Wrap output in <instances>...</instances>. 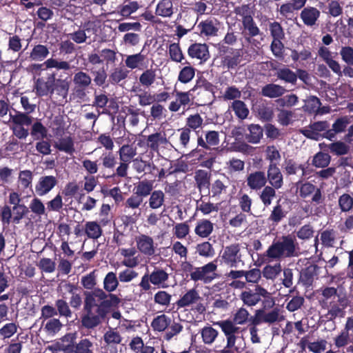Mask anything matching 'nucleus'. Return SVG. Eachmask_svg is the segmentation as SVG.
I'll use <instances>...</instances> for the list:
<instances>
[{
  "mask_svg": "<svg viewBox=\"0 0 353 353\" xmlns=\"http://www.w3.org/2000/svg\"><path fill=\"white\" fill-rule=\"evenodd\" d=\"M136 243L138 250L143 254L147 256H152L155 253L153 239L145 234H140L137 236Z\"/></svg>",
  "mask_w": 353,
  "mask_h": 353,
  "instance_id": "27",
  "label": "nucleus"
},
{
  "mask_svg": "<svg viewBox=\"0 0 353 353\" xmlns=\"http://www.w3.org/2000/svg\"><path fill=\"white\" fill-rule=\"evenodd\" d=\"M103 178L109 179L117 176L115 168L118 163V158L112 151H104L98 159Z\"/></svg>",
  "mask_w": 353,
  "mask_h": 353,
  "instance_id": "10",
  "label": "nucleus"
},
{
  "mask_svg": "<svg viewBox=\"0 0 353 353\" xmlns=\"http://www.w3.org/2000/svg\"><path fill=\"white\" fill-rule=\"evenodd\" d=\"M339 205L341 212H350L353 209V197L349 194H343L339 198Z\"/></svg>",
  "mask_w": 353,
  "mask_h": 353,
  "instance_id": "64",
  "label": "nucleus"
},
{
  "mask_svg": "<svg viewBox=\"0 0 353 353\" xmlns=\"http://www.w3.org/2000/svg\"><path fill=\"white\" fill-rule=\"evenodd\" d=\"M320 15L321 12L316 8L312 6L303 8L300 13V17L303 23L310 27H312L316 23Z\"/></svg>",
  "mask_w": 353,
  "mask_h": 353,
  "instance_id": "29",
  "label": "nucleus"
},
{
  "mask_svg": "<svg viewBox=\"0 0 353 353\" xmlns=\"http://www.w3.org/2000/svg\"><path fill=\"white\" fill-rule=\"evenodd\" d=\"M93 106L97 109H103L101 114L113 115L119 111V104L114 99H109L105 94H97L94 93Z\"/></svg>",
  "mask_w": 353,
  "mask_h": 353,
  "instance_id": "13",
  "label": "nucleus"
},
{
  "mask_svg": "<svg viewBox=\"0 0 353 353\" xmlns=\"http://www.w3.org/2000/svg\"><path fill=\"white\" fill-rule=\"evenodd\" d=\"M202 298L200 296L198 291L192 288L183 294L176 303L179 307H185L192 304L197 303Z\"/></svg>",
  "mask_w": 353,
  "mask_h": 353,
  "instance_id": "34",
  "label": "nucleus"
},
{
  "mask_svg": "<svg viewBox=\"0 0 353 353\" xmlns=\"http://www.w3.org/2000/svg\"><path fill=\"white\" fill-rule=\"evenodd\" d=\"M201 337L205 344H212L218 336L219 332L212 326H205L201 331Z\"/></svg>",
  "mask_w": 353,
  "mask_h": 353,
  "instance_id": "54",
  "label": "nucleus"
},
{
  "mask_svg": "<svg viewBox=\"0 0 353 353\" xmlns=\"http://www.w3.org/2000/svg\"><path fill=\"white\" fill-rule=\"evenodd\" d=\"M94 344L89 339L84 338L76 342V334L68 333L61 339L60 350L64 353H94Z\"/></svg>",
  "mask_w": 353,
  "mask_h": 353,
  "instance_id": "6",
  "label": "nucleus"
},
{
  "mask_svg": "<svg viewBox=\"0 0 353 353\" xmlns=\"http://www.w3.org/2000/svg\"><path fill=\"white\" fill-rule=\"evenodd\" d=\"M286 91L283 86L272 83L264 85L261 88V93L263 97L273 99L282 97Z\"/></svg>",
  "mask_w": 353,
  "mask_h": 353,
  "instance_id": "32",
  "label": "nucleus"
},
{
  "mask_svg": "<svg viewBox=\"0 0 353 353\" xmlns=\"http://www.w3.org/2000/svg\"><path fill=\"white\" fill-rule=\"evenodd\" d=\"M232 109L235 115L240 119H245L249 114V110L246 104L241 100H234L232 103Z\"/></svg>",
  "mask_w": 353,
  "mask_h": 353,
  "instance_id": "53",
  "label": "nucleus"
},
{
  "mask_svg": "<svg viewBox=\"0 0 353 353\" xmlns=\"http://www.w3.org/2000/svg\"><path fill=\"white\" fill-rule=\"evenodd\" d=\"M55 147L59 151L65 152L69 154H72L75 151L74 141L70 136L60 139L58 143H56Z\"/></svg>",
  "mask_w": 353,
  "mask_h": 353,
  "instance_id": "50",
  "label": "nucleus"
},
{
  "mask_svg": "<svg viewBox=\"0 0 353 353\" xmlns=\"http://www.w3.org/2000/svg\"><path fill=\"white\" fill-rule=\"evenodd\" d=\"M210 177L211 174L205 170H197L194 172V181L196 188L199 192L205 191L206 195L210 192Z\"/></svg>",
  "mask_w": 353,
  "mask_h": 353,
  "instance_id": "28",
  "label": "nucleus"
},
{
  "mask_svg": "<svg viewBox=\"0 0 353 353\" xmlns=\"http://www.w3.org/2000/svg\"><path fill=\"white\" fill-rule=\"evenodd\" d=\"M102 232L101 226L96 221H88L85 224V233L89 239H98Z\"/></svg>",
  "mask_w": 353,
  "mask_h": 353,
  "instance_id": "48",
  "label": "nucleus"
},
{
  "mask_svg": "<svg viewBox=\"0 0 353 353\" xmlns=\"http://www.w3.org/2000/svg\"><path fill=\"white\" fill-rule=\"evenodd\" d=\"M321 150L330 152L332 155L341 157L350 153V146L346 142L336 141L329 144L321 143L319 145Z\"/></svg>",
  "mask_w": 353,
  "mask_h": 353,
  "instance_id": "21",
  "label": "nucleus"
},
{
  "mask_svg": "<svg viewBox=\"0 0 353 353\" xmlns=\"http://www.w3.org/2000/svg\"><path fill=\"white\" fill-rule=\"evenodd\" d=\"M88 70L94 77L93 81L94 84L99 87L103 86L108 77L107 69L102 65L100 68L90 67Z\"/></svg>",
  "mask_w": 353,
  "mask_h": 353,
  "instance_id": "38",
  "label": "nucleus"
},
{
  "mask_svg": "<svg viewBox=\"0 0 353 353\" xmlns=\"http://www.w3.org/2000/svg\"><path fill=\"white\" fill-rule=\"evenodd\" d=\"M300 248L295 236L292 234L282 235L274 239L264 254L270 260L298 256Z\"/></svg>",
  "mask_w": 353,
  "mask_h": 353,
  "instance_id": "4",
  "label": "nucleus"
},
{
  "mask_svg": "<svg viewBox=\"0 0 353 353\" xmlns=\"http://www.w3.org/2000/svg\"><path fill=\"white\" fill-rule=\"evenodd\" d=\"M188 56L193 59L199 60L200 63H205L210 58L209 46L203 43H194L190 45L188 48Z\"/></svg>",
  "mask_w": 353,
  "mask_h": 353,
  "instance_id": "17",
  "label": "nucleus"
},
{
  "mask_svg": "<svg viewBox=\"0 0 353 353\" xmlns=\"http://www.w3.org/2000/svg\"><path fill=\"white\" fill-rule=\"evenodd\" d=\"M336 231L333 229H327L321 233V243L326 248L334 247Z\"/></svg>",
  "mask_w": 353,
  "mask_h": 353,
  "instance_id": "62",
  "label": "nucleus"
},
{
  "mask_svg": "<svg viewBox=\"0 0 353 353\" xmlns=\"http://www.w3.org/2000/svg\"><path fill=\"white\" fill-rule=\"evenodd\" d=\"M282 268L280 263H277L274 265H268L263 268L261 272L263 276L267 279L274 280L281 272Z\"/></svg>",
  "mask_w": 353,
  "mask_h": 353,
  "instance_id": "59",
  "label": "nucleus"
},
{
  "mask_svg": "<svg viewBox=\"0 0 353 353\" xmlns=\"http://www.w3.org/2000/svg\"><path fill=\"white\" fill-rule=\"evenodd\" d=\"M189 156H198L197 159L200 161V166L211 169L216 162L217 149L215 148L205 149L197 146L195 149L191 150Z\"/></svg>",
  "mask_w": 353,
  "mask_h": 353,
  "instance_id": "12",
  "label": "nucleus"
},
{
  "mask_svg": "<svg viewBox=\"0 0 353 353\" xmlns=\"http://www.w3.org/2000/svg\"><path fill=\"white\" fill-rule=\"evenodd\" d=\"M141 85L150 88L156 81V72L152 69L145 70L139 78Z\"/></svg>",
  "mask_w": 353,
  "mask_h": 353,
  "instance_id": "57",
  "label": "nucleus"
},
{
  "mask_svg": "<svg viewBox=\"0 0 353 353\" xmlns=\"http://www.w3.org/2000/svg\"><path fill=\"white\" fill-rule=\"evenodd\" d=\"M203 123V119L199 113H196L194 114L190 115L186 119V123L185 128H189V130L194 131L196 135H199V131L197 130L199 128H202V125Z\"/></svg>",
  "mask_w": 353,
  "mask_h": 353,
  "instance_id": "47",
  "label": "nucleus"
},
{
  "mask_svg": "<svg viewBox=\"0 0 353 353\" xmlns=\"http://www.w3.org/2000/svg\"><path fill=\"white\" fill-rule=\"evenodd\" d=\"M245 183L250 190L256 192L261 190L267 183L266 174L262 170L251 172L246 176Z\"/></svg>",
  "mask_w": 353,
  "mask_h": 353,
  "instance_id": "18",
  "label": "nucleus"
},
{
  "mask_svg": "<svg viewBox=\"0 0 353 353\" xmlns=\"http://www.w3.org/2000/svg\"><path fill=\"white\" fill-rule=\"evenodd\" d=\"M171 319L163 314L156 316L151 323V326L154 331H165L170 325Z\"/></svg>",
  "mask_w": 353,
  "mask_h": 353,
  "instance_id": "45",
  "label": "nucleus"
},
{
  "mask_svg": "<svg viewBox=\"0 0 353 353\" xmlns=\"http://www.w3.org/2000/svg\"><path fill=\"white\" fill-rule=\"evenodd\" d=\"M49 53V48L47 46L37 44L32 48L29 57L32 61H42L48 57Z\"/></svg>",
  "mask_w": 353,
  "mask_h": 353,
  "instance_id": "40",
  "label": "nucleus"
},
{
  "mask_svg": "<svg viewBox=\"0 0 353 353\" xmlns=\"http://www.w3.org/2000/svg\"><path fill=\"white\" fill-rule=\"evenodd\" d=\"M330 161L331 156L327 152L320 151L314 155L311 164L315 168H325Z\"/></svg>",
  "mask_w": 353,
  "mask_h": 353,
  "instance_id": "44",
  "label": "nucleus"
},
{
  "mask_svg": "<svg viewBox=\"0 0 353 353\" xmlns=\"http://www.w3.org/2000/svg\"><path fill=\"white\" fill-rule=\"evenodd\" d=\"M311 203L314 205H319L324 201L322 191L310 182H305L299 187V195L301 198L305 199L313 194Z\"/></svg>",
  "mask_w": 353,
  "mask_h": 353,
  "instance_id": "16",
  "label": "nucleus"
},
{
  "mask_svg": "<svg viewBox=\"0 0 353 353\" xmlns=\"http://www.w3.org/2000/svg\"><path fill=\"white\" fill-rule=\"evenodd\" d=\"M20 103L23 112L15 111L14 114L10 112V122L12 124L10 129L17 138L25 139L29 135V130L24 126H30L32 124L34 118L30 114L35 111L37 105L31 103L27 96L21 97Z\"/></svg>",
  "mask_w": 353,
  "mask_h": 353,
  "instance_id": "3",
  "label": "nucleus"
},
{
  "mask_svg": "<svg viewBox=\"0 0 353 353\" xmlns=\"http://www.w3.org/2000/svg\"><path fill=\"white\" fill-rule=\"evenodd\" d=\"M276 188L270 185H265L259 194V199L265 207L272 204V200L276 197Z\"/></svg>",
  "mask_w": 353,
  "mask_h": 353,
  "instance_id": "46",
  "label": "nucleus"
},
{
  "mask_svg": "<svg viewBox=\"0 0 353 353\" xmlns=\"http://www.w3.org/2000/svg\"><path fill=\"white\" fill-rule=\"evenodd\" d=\"M319 292V305L323 309L327 310L324 315L325 319L329 321H334L336 318H343L346 313L345 309L350 305L348 298L346 296L338 295L337 288L334 287H323Z\"/></svg>",
  "mask_w": 353,
  "mask_h": 353,
  "instance_id": "2",
  "label": "nucleus"
},
{
  "mask_svg": "<svg viewBox=\"0 0 353 353\" xmlns=\"http://www.w3.org/2000/svg\"><path fill=\"white\" fill-rule=\"evenodd\" d=\"M319 270L318 265L310 264L301 271L299 281L305 288L311 286L314 279L318 278Z\"/></svg>",
  "mask_w": 353,
  "mask_h": 353,
  "instance_id": "23",
  "label": "nucleus"
},
{
  "mask_svg": "<svg viewBox=\"0 0 353 353\" xmlns=\"http://www.w3.org/2000/svg\"><path fill=\"white\" fill-rule=\"evenodd\" d=\"M46 69L56 68L58 70H70L71 69L70 64L68 61L59 60L54 58H50L44 61Z\"/></svg>",
  "mask_w": 353,
  "mask_h": 353,
  "instance_id": "51",
  "label": "nucleus"
},
{
  "mask_svg": "<svg viewBox=\"0 0 353 353\" xmlns=\"http://www.w3.org/2000/svg\"><path fill=\"white\" fill-rule=\"evenodd\" d=\"M248 132L245 134V138L248 143L257 144L263 136V129L259 124H250L247 127Z\"/></svg>",
  "mask_w": 353,
  "mask_h": 353,
  "instance_id": "31",
  "label": "nucleus"
},
{
  "mask_svg": "<svg viewBox=\"0 0 353 353\" xmlns=\"http://www.w3.org/2000/svg\"><path fill=\"white\" fill-rule=\"evenodd\" d=\"M267 182L268 181L269 185L280 189L283 185V176L279 168L276 163H270L268 167L266 174Z\"/></svg>",
  "mask_w": 353,
  "mask_h": 353,
  "instance_id": "22",
  "label": "nucleus"
},
{
  "mask_svg": "<svg viewBox=\"0 0 353 353\" xmlns=\"http://www.w3.org/2000/svg\"><path fill=\"white\" fill-rule=\"evenodd\" d=\"M73 81L75 85L88 88L92 83V79L86 72L79 71L74 74Z\"/></svg>",
  "mask_w": 353,
  "mask_h": 353,
  "instance_id": "63",
  "label": "nucleus"
},
{
  "mask_svg": "<svg viewBox=\"0 0 353 353\" xmlns=\"http://www.w3.org/2000/svg\"><path fill=\"white\" fill-rule=\"evenodd\" d=\"M196 69L192 65L183 67L179 72L177 80L184 84L190 83L195 77Z\"/></svg>",
  "mask_w": 353,
  "mask_h": 353,
  "instance_id": "49",
  "label": "nucleus"
},
{
  "mask_svg": "<svg viewBox=\"0 0 353 353\" xmlns=\"http://www.w3.org/2000/svg\"><path fill=\"white\" fill-rule=\"evenodd\" d=\"M69 88L70 81L66 79H57L54 72L49 74L46 81L39 79L35 85L37 96L50 95L61 102L66 101Z\"/></svg>",
  "mask_w": 353,
  "mask_h": 353,
  "instance_id": "5",
  "label": "nucleus"
},
{
  "mask_svg": "<svg viewBox=\"0 0 353 353\" xmlns=\"http://www.w3.org/2000/svg\"><path fill=\"white\" fill-rule=\"evenodd\" d=\"M219 21L214 18H208L201 21L197 26L199 35L202 37H214L218 35Z\"/></svg>",
  "mask_w": 353,
  "mask_h": 353,
  "instance_id": "19",
  "label": "nucleus"
},
{
  "mask_svg": "<svg viewBox=\"0 0 353 353\" xmlns=\"http://www.w3.org/2000/svg\"><path fill=\"white\" fill-rule=\"evenodd\" d=\"M220 139L219 134L215 130L207 131L205 134V139L202 135H198L197 137V145L198 147H201L205 149H210V148H215L219 144Z\"/></svg>",
  "mask_w": 353,
  "mask_h": 353,
  "instance_id": "25",
  "label": "nucleus"
},
{
  "mask_svg": "<svg viewBox=\"0 0 353 353\" xmlns=\"http://www.w3.org/2000/svg\"><path fill=\"white\" fill-rule=\"evenodd\" d=\"M287 213L288 212L284 210L279 201L271 211L268 220L273 224L277 225L286 216Z\"/></svg>",
  "mask_w": 353,
  "mask_h": 353,
  "instance_id": "52",
  "label": "nucleus"
},
{
  "mask_svg": "<svg viewBox=\"0 0 353 353\" xmlns=\"http://www.w3.org/2000/svg\"><path fill=\"white\" fill-rule=\"evenodd\" d=\"M200 269L203 274V282L204 283H209L216 278L214 272L217 269V265L214 261L200 267Z\"/></svg>",
  "mask_w": 353,
  "mask_h": 353,
  "instance_id": "43",
  "label": "nucleus"
},
{
  "mask_svg": "<svg viewBox=\"0 0 353 353\" xmlns=\"http://www.w3.org/2000/svg\"><path fill=\"white\" fill-rule=\"evenodd\" d=\"M172 94L174 96L175 100L170 102L168 106L170 111L176 112H178L181 108H183V110L188 109L192 101L191 96L193 93L190 90L187 92L178 90L176 84Z\"/></svg>",
  "mask_w": 353,
  "mask_h": 353,
  "instance_id": "14",
  "label": "nucleus"
},
{
  "mask_svg": "<svg viewBox=\"0 0 353 353\" xmlns=\"http://www.w3.org/2000/svg\"><path fill=\"white\" fill-rule=\"evenodd\" d=\"M140 8V5L137 1H132L125 2V3L119 7V13L123 17L128 18L131 14L135 12Z\"/></svg>",
  "mask_w": 353,
  "mask_h": 353,
  "instance_id": "60",
  "label": "nucleus"
},
{
  "mask_svg": "<svg viewBox=\"0 0 353 353\" xmlns=\"http://www.w3.org/2000/svg\"><path fill=\"white\" fill-rule=\"evenodd\" d=\"M221 258L227 265L231 268L236 267L238 263L241 261L240 245L234 243L226 246L223 250Z\"/></svg>",
  "mask_w": 353,
  "mask_h": 353,
  "instance_id": "20",
  "label": "nucleus"
},
{
  "mask_svg": "<svg viewBox=\"0 0 353 353\" xmlns=\"http://www.w3.org/2000/svg\"><path fill=\"white\" fill-rule=\"evenodd\" d=\"M196 252L199 256L205 258H211L215 254L214 249L209 241H204L197 244L196 246Z\"/></svg>",
  "mask_w": 353,
  "mask_h": 353,
  "instance_id": "56",
  "label": "nucleus"
},
{
  "mask_svg": "<svg viewBox=\"0 0 353 353\" xmlns=\"http://www.w3.org/2000/svg\"><path fill=\"white\" fill-rule=\"evenodd\" d=\"M165 196L161 190H157L152 192L148 200L149 207L152 210L161 208L164 205Z\"/></svg>",
  "mask_w": 353,
  "mask_h": 353,
  "instance_id": "39",
  "label": "nucleus"
},
{
  "mask_svg": "<svg viewBox=\"0 0 353 353\" xmlns=\"http://www.w3.org/2000/svg\"><path fill=\"white\" fill-rule=\"evenodd\" d=\"M168 54L170 59L176 63H181L184 59V56L179 43L170 44Z\"/></svg>",
  "mask_w": 353,
  "mask_h": 353,
  "instance_id": "58",
  "label": "nucleus"
},
{
  "mask_svg": "<svg viewBox=\"0 0 353 353\" xmlns=\"http://www.w3.org/2000/svg\"><path fill=\"white\" fill-rule=\"evenodd\" d=\"M330 123L327 121L311 123L308 127L300 130V132L307 139L319 141L325 139V132L329 130Z\"/></svg>",
  "mask_w": 353,
  "mask_h": 353,
  "instance_id": "11",
  "label": "nucleus"
},
{
  "mask_svg": "<svg viewBox=\"0 0 353 353\" xmlns=\"http://www.w3.org/2000/svg\"><path fill=\"white\" fill-rule=\"evenodd\" d=\"M30 129V135L34 139H43L47 137L48 130L41 122V120L36 119V121L32 123Z\"/></svg>",
  "mask_w": 353,
  "mask_h": 353,
  "instance_id": "42",
  "label": "nucleus"
},
{
  "mask_svg": "<svg viewBox=\"0 0 353 353\" xmlns=\"http://www.w3.org/2000/svg\"><path fill=\"white\" fill-rule=\"evenodd\" d=\"M128 73L129 71L123 67L115 68L109 76L110 82L112 84H118L128 77Z\"/></svg>",
  "mask_w": 353,
  "mask_h": 353,
  "instance_id": "55",
  "label": "nucleus"
},
{
  "mask_svg": "<svg viewBox=\"0 0 353 353\" xmlns=\"http://www.w3.org/2000/svg\"><path fill=\"white\" fill-rule=\"evenodd\" d=\"M168 142L165 132H155L148 136L146 145L152 152H159V146Z\"/></svg>",
  "mask_w": 353,
  "mask_h": 353,
  "instance_id": "30",
  "label": "nucleus"
},
{
  "mask_svg": "<svg viewBox=\"0 0 353 353\" xmlns=\"http://www.w3.org/2000/svg\"><path fill=\"white\" fill-rule=\"evenodd\" d=\"M201 89L207 91L208 93H213L214 85L203 77H200L197 78L194 85L190 90L193 93L195 92L196 90Z\"/></svg>",
  "mask_w": 353,
  "mask_h": 353,
  "instance_id": "61",
  "label": "nucleus"
},
{
  "mask_svg": "<svg viewBox=\"0 0 353 353\" xmlns=\"http://www.w3.org/2000/svg\"><path fill=\"white\" fill-rule=\"evenodd\" d=\"M119 284L116 273L109 272L103 279V288L84 291L83 313L81 316V325L93 330L101 325L112 309L117 308L121 300L114 292Z\"/></svg>",
  "mask_w": 353,
  "mask_h": 353,
  "instance_id": "1",
  "label": "nucleus"
},
{
  "mask_svg": "<svg viewBox=\"0 0 353 353\" xmlns=\"http://www.w3.org/2000/svg\"><path fill=\"white\" fill-rule=\"evenodd\" d=\"M274 76L276 77L277 79L285 83L295 85L297 83L296 72L286 65H283L277 70V72H275Z\"/></svg>",
  "mask_w": 353,
  "mask_h": 353,
  "instance_id": "33",
  "label": "nucleus"
},
{
  "mask_svg": "<svg viewBox=\"0 0 353 353\" xmlns=\"http://www.w3.org/2000/svg\"><path fill=\"white\" fill-rule=\"evenodd\" d=\"M153 189L152 183L148 181H140L135 184L133 192L142 198L146 197L151 194Z\"/></svg>",
  "mask_w": 353,
  "mask_h": 353,
  "instance_id": "41",
  "label": "nucleus"
},
{
  "mask_svg": "<svg viewBox=\"0 0 353 353\" xmlns=\"http://www.w3.org/2000/svg\"><path fill=\"white\" fill-rule=\"evenodd\" d=\"M169 279V274L164 270L155 268L150 273H145L141 278V281L139 285L142 290L147 292L150 290L151 285L150 283L158 288H165L167 285L165 283Z\"/></svg>",
  "mask_w": 353,
  "mask_h": 353,
  "instance_id": "8",
  "label": "nucleus"
},
{
  "mask_svg": "<svg viewBox=\"0 0 353 353\" xmlns=\"http://www.w3.org/2000/svg\"><path fill=\"white\" fill-rule=\"evenodd\" d=\"M120 163L116 168V174L117 176L124 178L128 175L129 164L134 160L137 155V148L132 145L124 144L119 149Z\"/></svg>",
  "mask_w": 353,
  "mask_h": 353,
  "instance_id": "9",
  "label": "nucleus"
},
{
  "mask_svg": "<svg viewBox=\"0 0 353 353\" xmlns=\"http://www.w3.org/2000/svg\"><path fill=\"white\" fill-rule=\"evenodd\" d=\"M174 13L171 0H160L155 8V14L162 17H171Z\"/></svg>",
  "mask_w": 353,
  "mask_h": 353,
  "instance_id": "37",
  "label": "nucleus"
},
{
  "mask_svg": "<svg viewBox=\"0 0 353 353\" xmlns=\"http://www.w3.org/2000/svg\"><path fill=\"white\" fill-rule=\"evenodd\" d=\"M248 10V5H243L241 7H236L234 12L241 17L242 33L245 41L256 46V44L254 43L255 39H254V37L261 35L263 33L257 26L252 16L249 13Z\"/></svg>",
  "mask_w": 353,
  "mask_h": 353,
  "instance_id": "7",
  "label": "nucleus"
},
{
  "mask_svg": "<svg viewBox=\"0 0 353 353\" xmlns=\"http://www.w3.org/2000/svg\"><path fill=\"white\" fill-rule=\"evenodd\" d=\"M265 288L259 284L254 285V288H245L239 295L240 299L244 305L252 307L257 305L262 300V295Z\"/></svg>",
  "mask_w": 353,
  "mask_h": 353,
  "instance_id": "15",
  "label": "nucleus"
},
{
  "mask_svg": "<svg viewBox=\"0 0 353 353\" xmlns=\"http://www.w3.org/2000/svg\"><path fill=\"white\" fill-rule=\"evenodd\" d=\"M58 183L54 176H43L39 178L35 185V191L39 196H44L50 192Z\"/></svg>",
  "mask_w": 353,
  "mask_h": 353,
  "instance_id": "24",
  "label": "nucleus"
},
{
  "mask_svg": "<svg viewBox=\"0 0 353 353\" xmlns=\"http://www.w3.org/2000/svg\"><path fill=\"white\" fill-rule=\"evenodd\" d=\"M214 224L208 219H200L196 222L194 232L201 238H208L213 232Z\"/></svg>",
  "mask_w": 353,
  "mask_h": 353,
  "instance_id": "36",
  "label": "nucleus"
},
{
  "mask_svg": "<svg viewBox=\"0 0 353 353\" xmlns=\"http://www.w3.org/2000/svg\"><path fill=\"white\" fill-rule=\"evenodd\" d=\"M350 123V118L347 116L337 118L332 125V129L325 132V139L333 141L337 134L345 131L347 125Z\"/></svg>",
  "mask_w": 353,
  "mask_h": 353,
  "instance_id": "26",
  "label": "nucleus"
},
{
  "mask_svg": "<svg viewBox=\"0 0 353 353\" xmlns=\"http://www.w3.org/2000/svg\"><path fill=\"white\" fill-rule=\"evenodd\" d=\"M242 58V50L236 49L229 54L222 57V64L228 69H234L240 64Z\"/></svg>",
  "mask_w": 353,
  "mask_h": 353,
  "instance_id": "35",
  "label": "nucleus"
}]
</instances>
